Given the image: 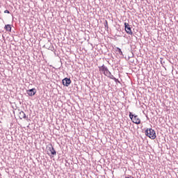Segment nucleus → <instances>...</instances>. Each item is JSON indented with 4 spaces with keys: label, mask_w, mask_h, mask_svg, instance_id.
<instances>
[{
    "label": "nucleus",
    "mask_w": 178,
    "mask_h": 178,
    "mask_svg": "<svg viewBox=\"0 0 178 178\" xmlns=\"http://www.w3.org/2000/svg\"><path fill=\"white\" fill-rule=\"evenodd\" d=\"M145 136L149 137V138H151V140H155L156 138V133L155 132V130L150 129H147L145 131Z\"/></svg>",
    "instance_id": "obj_1"
},
{
    "label": "nucleus",
    "mask_w": 178,
    "mask_h": 178,
    "mask_svg": "<svg viewBox=\"0 0 178 178\" xmlns=\"http://www.w3.org/2000/svg\"><path fill=\"white\" fill-rule=\"evenodd\" d=\"M129 118L133 123H135L136 124H140L141 123V120L140 119L138 115L136 114H132L131 113H129Z\"/></svg>",
    "instance_id": "obj_2"
},
{
    "label": "nucleus",
    "mask_w": 178,
    "mask_h": 178,
    "mask_svg": "<svg viewBox=\"0 0 178 178\" xmlns=\"http://www.w3.org/2000/svg\"><path fill=\"white\" fill-rule=\"evenodd\" d=\"M99 72L100 74H104V76H108L109 74V70H108V67L104 65L99 67Z\"/></svg>",
    "instance_id": "obj_3"
},
{
    "label": "nucleus",
    "mask_w": 178,
    "mask_h": 178,
    "mask_svg": "<svg viewBox=\"0 0 178 178\" xmlns=\"http://www.w3.org/2000/svg\"><path fill=\"white\" fill-rule=\"evenodd\" d=\"M47 155H49V156H51V155H56V151L54 149L52 144H50L49 146L47 147Z\"/></svg>",
    "instance_id": "obj_4"
},
{
    "label": "nucleus",
    "mask_w": 178,
    "mask_h": 178,
    "mask_svg": "<svg viewBox=\"0 0 178 178\" xmlns=\"http://www.w3.org/2000/svg\"><path fill=\"white\" fill-rule=\"evenodd\" d=\"M124 24L126 33L131 35L133 34V32L131 31V28H130V25L129 24V23L124 22Z\"/></svg>",
    "instance_id": "obj_5"
},
{
    "label": "nucleus",
    "mask_w": 178,
    "mask_h": 178,
    "mask_svg": "<svg viewBox=\"0 0 178 178\" xmlns=\"http://www.w3.org/2000/svg\"><path fill=\"white\" fill-rule=\"evenodd\" d=\"M71 83H72V81L70 80V79L65 78L64 79H63V85L65 86V87H69Z\"/></svg>",
    "instance_id": "obj_6"
},
{
    "label": "nucleus",
    "mask_w": 178,
    "mask_h": 178,
    "mask_svg": "<svg viewBox=\"0 0 178 178\" xmlns=\"http://www.w3.org/2000/svg\"><path fill=\"white\" fill-rule=\"evenodd\" d=\"M26 92L28 95H29L30 97H33V95H35V92H36L35 88L28 90Z\"/></svg>",
    "instance_id": "obj_7"
},
{
    "label": "nucleus",
    "mask_w": 178,
    "mask_h": 178,
    "mask_svg": "<svg viewBox=\"0 0 178 178\" xmlns=\"http://www.w3.org/2000/svg\"><path fill=\"white\" fill-rule=\"evenodd\" d=\"M107 77H109V79H111V80H115V82L119 81L118 79H116L113 75H112V73L111 72H108V74L106 75Z\"/></svg>",
    "instance_id": "obj_8"
},
{
    "label": "nucleus",
    "mask_w": 178,
    "mask_h": 178,
    "mask_svg": "<svg viewBox=\"0 0 178 178\" xmlns=\"http://www.w3.org/2000/svg\"><path fill=\"white\" fill-rule=\"evenodd\" d=\"M18 116L19 118V119H26V118H27L26 116V113H24L23 111H19L18 113Z\"/></svg>",
    "instance_id": "obj_9"
},
{
    "label": "nucleus",
    "mask_w": 178,
    "mask_h": 178,
    "mask_svg": "<svg viewBox=\"0 0 178 178\" xmlns=\"http://www.w3.org/2000/svg\"><path fill=\"white\" fill-rule=\"evenodd\" d=\"M5 29L6 31H12V26L10 24L6 25Z\"/></svg>",
    "instance_id": "obj_10"
},
{
    "label": "nucleus",
    "mask_w": 178,
    "mask_h": 178,
    "mask_svg": "<svg viewBox=\"0 0 178 178\" xmlns=\"http://www.w3.org/2000/svg\"><path fill=\"white\" fill-rule=\"evenodd\" d=\"M115 51L116 52H118V54H119V55H123V52L122 51V49H120V48L116 47Z\"/></svg>",
    "instance_id": "obj_11"
},
{
    "label": "nucleus",
    "mask_w": 178,
    "mask_h": 178,
    "mask_svg": "<svg viewBox=\"0 0 178 178\" xmlns=\"http://www.w3.org/2000/svg\"><path fill=\"white\" fill-rule=\"evenodd\" d=\"M104 26H105V27H107V29H108V21L107 20L105 21Z\"/></svg>",
    "instance_id": "obj_12"
},
{
    "label": "nucleus",
    "mask_w": 178,
    "mask_h": 178,
    "mask_svg": "<svg viewBox=\"0 0 178 178\" xmlns=\"http://www.w3.org/2000/svg\"><path fill=\"white\" fill-rule=\"evenodd\" d=\"M4 13H10V12H9V10H4Z\"/></svg>",
    "instance_id": "obj_13"
},
{
    "label": "nucleus",
    "mask_w": 178,
    "mask_h": 178,
    "mask_svg": "<svg viewBox=\"0 0 178 178\" xmlns=\"http://www.w3.org/2000/svg\"><path fill=\"white\" fill-rule=\"evenodd\" d=\"M126 178H134V177H127Z\"/></svg>",
    "instance_id": "obj_14"
}]
</instances>
